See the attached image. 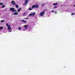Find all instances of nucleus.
Segmentation results:
<instances>
[{
  "mask_svg": "<svg viewBox=\"0 0 75 75\" xmlns=\"http://www.w3.org/2000/svg\"><path fill=\"white\" fill-rule=\"evenodd\" d=\"M71 15H72V16L74 15V13H72L71 14Z\"/></svg>",
  "mask_w": 75,
  "mask_h": 75,
  "instance_id": "b1692460",
  "label": "nucleus"
},
{
  "mask_svg": "<svg viewBox=\"0 0 75 75\" xmlns=\"http://www.w3.org/2000/svg\"><path fill=\"white\" fill-rule=\"evenodd\" d=\"M29 16H33V13H30V14H29Z\"/></svg>",
  "mask_w": 75,
  "mask_h": 75,
  "instance_id": "f8f14e48",
  "label": "nucleus"
},
{
  "mask_svg": "<svg viewBox=\"0 0 75 75\" xmlns=\"http://www.w3.org/2000/svg\"><path fill=\"white\" fill-rule=\"evenodd\" d=\"M35 7L36 8H37L39 7V6L37 4L36 5H33L31 6L32 8H35Z\"/></svg>",
  "mask_w": 75,
  "mask_h": 75,
  "instance_id": "f257e3e1",
  "label": "nucleus"
},
{
  "mask_svg": "<svg viewBox=\"0 0 75 75\" xmlns=\"http://www.w3.org/2000/svg\"><path fill=\"white\" fill-rule=\"evenodd\" d=\"M41 6H42V7H44V5L43 4H42Z\"/></svg>",
  "mask_w": 75,
  "mask_h": 75,
  "instance_id": "2eb2a0df",
  "label": "nucleus"
},
{
  "mask_svg": "<svg viewBox=\"0 0 75 75\" xmlns=\"http://www.w3.org/2000/svg\"><path fill=\"white\" fill-rule=\"evenodd\" d=\"M27 27H28V25H25L24 26V27L25 28V29H27Z\"/></svg>",
  "mask_w": 75,
  "mask_h": 75,
  "instance_id": "0eeeda50",
  "label": "nucleus"
},
{
  "mask_svg": "<svg viewBox=\"0 0 75 75\" xmlns=\"http://www.w3.org/2000/svg\"><path fill=\"white\" fill-rule=\"evenodd\" d=\"M9 32H11V30H9Z\"/></svg>",
  "mask_w": 75,
  "mask_h": 75,
  "instance_id": "bb28decb",
  "label": "nucleus"
},
{
  "mask_svg": "<svg viewBox=\"0 0 75 75\" xmlns=\"http://www.w3.org/2000/svg\"><path fill=\"white\" fill-rule=\"evenodd\" d=\"M11 4H13V5H16V2H14V1H13L11 2Z\"/></svg>",
  "mask_w": 75,
  "mask_h": 75,
  "instance_id": "39448f33",
  "label": "nucleus"
},
{
  "mask_svg": "<svg viewBox=\"0 0 75 75\" xmlns=\"http://www.w3.org/2000/svg\"><path fill=\"white\" fill-rule=\"evenodd\" d=\"M34 15H35V13L34 12L33 14V16H34Z\"/></svg>",
  "mask_w": 75,
  "mask_h": 75,
  "instance_id": "aec40b11",
  "label": "nucleus"
},
{
  "mask_svg": "<svg viewBox=\"0 0 75 75\" xmlns=\"http://www.w3.org/2000/svg\"><path fill=\"white\" fill-rule=\"evenodd\" d=\"M29 10H32V8H30L29 9Z\"/></svg>",
  "mask_w": 75,
  "mask_h": 75,
  "instance_id": "a211bd4d",
  "label": "nucleus"
},
{
  "mask_svg": "<svg viewBox=\"0 0 75 75\" xmlns=\"http://www.w3.org/2000/svg\"><path fill=\"white\" fill-rule=\"evenodd\" d=\"M45 14V12L44 11H42L40 12V16H43Z\"/></svg>",
  "mask_w": 75,
  "mask_h": 75,
  "instance_id": "7ed1b4c3",
  "label": "nucleus"
},
{
  "mask_svg": "<svg viewBox=\"0 0 75 75\" xmlns=\"http://www.w3.org/2000/svg\"><path fill=\"white\" fill-rule=\"evenodd\" d=\"M1 23H4V21H1Z\"/></svg>",
  "mask_w": 75,
  "mask_h": 75,
  "instance_id": "f3484780",
  "label": "nucleus"
},
{
  "mask_svg": "<svg viewBox=\"0 0 75 75\" xmlns=\"http://www.w3.org/2000/svg\"><path fill=\"white\" fill-rule=\"evenodd\" d=\"M0 5H3V3H0Z\"/></svg>",
  "mask_w": 75,
  "mask_h": 75,
  "instance_id": "dca6fc26",
  "label": "nucleus"
},
{
  "mask_svg": "<svg viewBox=\"0 0 75 75\" xmlns=\"http://www.w3.org/2000/svg\"><path fill=\"white\" fill-rule=\"evenodd\" d=\"M25 14V13H24L23 14V15H24V14Z\"/></svg>",
  "mask_w": 75,
  "mask_h": 75,
  "instance_id": "a878e982",
  "label": "nucleus"
},
{
  "mask_svg": "<svg viewBox=\"0 0 75 75\" xmlns=\"http://www.w3.org/2000/svg\"><path fill=\"white\" fill-rule=\"evenodd\" d=\"M16 7L17 8H18V5L16 4Z\"/></svg>",
  "mask_w": 75,
  "mask_h": 75,
  "instance_id": "9d476101",
  "label": "nucleus"
},
{
  "mask_svg": "<svg viewBox=\"0 0 75 75\" xmlns=\"http://www.w3.org/2000/svg\"><path fill=\"white\" fill-rule=\"evenodd\" d=\"M57 6H54V8H57Z\"/></svg>",
  "mask_w": 75,
  "mask_h": 75,
  "instance_id": "5701e85b",
  "label": "nucleus"
},
{
  "mask_svg": "<svg viewBox=\"0 0 75 75\" xmlns=\"http://www.w3.org/2000/svg\"><path fill=\"white\" fill-rule=\"evenodd\" d=\"M19 30H21V28L20 27L18 28Z\"/></svg>",
  "mask_w": 75,
  "mask_h": 75,
  "instance_id": "4be33fe9",
  "label": "nucleus"
},
{
  "mask_svg": "<svg viewBox=\"0 0 75 75\" xmlns=\"http://www.w3.org/2000/svg\"><path fill=\"white\" fill-rule=\"evenodd\" d=\"M3 27H0V30H2V29H3Z\"/></svg>",
  "mask_w": 75,
  "mask_h": 75,
  "instance_id": "4468645a",
  "label": "nucleus"
},
{
  "mask_svg": "<svg viewBox=\"0 0 75 75\" xmlns=\"http://www.w3.org/2000/svg\"><path fill=\"white\" fill-rule=\"evenodd\" d=\"M10 10L11 11H13V12L16 11V10H15L13 8H10Z\"/></svg>",
  "mask_w": 75,
  "mask_h": 75,
  "instance_id": "20e7f679",
  "label": "nucleus"
},
{
  "mask_svg": "<svg viewBox=\"0 0 75 75\" xmlns=\"http://www.w3.org/2000/svg\"><path fill=\"white\" fill-rule=\"evenodd\" d=\"M57 12H55V13L56 14H57Z\"/></svg>",
  "mask_w": 75,
  "mask_h": 75,
  "instance_id": "393cba45",
  "label": "nucleus"
},
{
  "mask_svg": "<svg viewBox=\"0 0 75 75\" xmlns=\"http://www.w3.org/2000/svg\"><path fill=\"white\" fill-rule=\"evenodd\" d=\"M74 7H75V4L74 5Z\"/></svg>",
  "mask_w": 75,
  "mask_h": 75,
  "instance_id": "c85d7f7f",
  "label": "nucleus"
},
{
  "mask_svg": "<svg viewBox=\"0 0 75 75\" xmlns=\"http://www.w3.org/2000/svg\"><path fill=\"white\" fill-rule=\"evenodd\" d=\"M14 15H18V13H17V12H16L14 13H13Z\"/></svg>",
  "mask_w": 75,
  "mask_h": 75,
  "instance_id": "6e6552de",
  "label": "nucleus"
},
{
  "mask_svg": "<svg viewBox=\"0 0 75 75\" xmlns=\"http://www.w3.org/2000/svg\"><path fill=\"white\" fill-rule=\"evenodd\" d=\"M22 22H23V23H27V21H24V20H22Z\"/></svg>",
  "mask_w": 75,
  "mask_h": 75,
  "instance_id": "1a4fd4ad",
  "label": "nucleus"
},
{
  "mask_svg": "<svg viewBox=\"0 0 75 75\" xmlns=\"http://www.w3.org/2000/svg\"><path fill=\"white\" fill-rule=\"evenodd\" d=\"M6 25L8 27V30H10L11 29V28L10 27V25H8V23H6Z\"/></svg>",
  "mask_w": 75,
  "mask_h": 75,
  "instance_id": "f03ea898",
  "label": "nucleus"
},
{
  "mask_svg": "<svg viewBox=\"0 0 75 75\" xmlns=\"http://www.w3.org/2000/svg\"><path fill=\"white\" fill-rule=\"evenodd\" d=\"M51 13H54V10H52V11H51Z\"/></svg>",
  "mask_w": 75,
  "mask_h": 75,
  "instance_id": "6ab92c4d",
  "label": "nucleus"
},
{
  "mask_svg": "<svg viewBox=\"0 0 75 75\" xmlns=\"http://www.w3.org/2000/svg\"><path fill=\"white\" fill-rule=\"evenodd\" d=\"M4 7H5V6L4 5L2 7V8H3Z\"/></svg>",
  "mask_w": 75,
  "mask_h": 75,
  "instance_id": "412c9836",
  "label": "nucleus"
},
{
  "mask_svg": "<svg viewBox=\"0 0 75 75\" xmlns=\"http://www.w3.org/2000/svg\"><path fill=\"white\" fill-rule=\"evenodd\" d=\"M21 8H20L19 9H18V12H19L20 11V10H21Z\"/></svg>",
  "mask_w": 75,
  "mask_h": 75,
  "instance_id": "9b49d317",
  "label": "nucleus"
},
{
  "mask_svg": "<svg viewBox=\"0 0 75 75\" xmlns=\"http://www.w3.org/2000/svg\"><path fill=\"white\" fill-rule=\"evenodd\" d=\"M58 4H57V3L56 4H53V5L54 6H57V5Z\"/></svg>",
  "mask_w": 75,
  "mask_h": 75,
  "instance_id": "ddd939ff",
  "label": "nucleus"
},
{
  "mask_svg": "<svg viewBox=\"0 0 75 75\" xmlns=\"http://www.w3.org/2000/svg\"><path fill=\"white\" fill-rule=\"evenodd\" d=\"M27 3H28V0H26V1L25 2V5H27Z\"/></svg>",
  "mask_w": 75,
  "mask_h": 75,
  "instance_id": "423d86ee",
  "label": "nucleus"
},
{
  "mask_svg": "<svg viewBox=\"0 0 75 75\" xmlns=\"http://www.w3.org/2000/svg\"><path fill=\"white\" fill-rule=\"evenodd\" d=\"M26 19H28V18H26Z\"/></svg>",
  "mask_w": 75,
  "mask_h": 75,
  "instance_id": "cd10ccee",
  "label": "nucleus"
}]
</instances>
